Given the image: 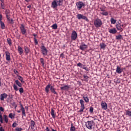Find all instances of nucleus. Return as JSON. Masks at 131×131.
<instances>
[{"label": "nucleus", "mask_w": 131, "mask_h": 131, "mask_svg": "<svg viewBox=\"0 0 131 131\" xmlns=\"http://www.w3.org/2000/svg\"><path fill=\"white\" fill-rule=\"evenodd\" d=\"M63 6V0H53L51 3V8L56 10L58 7Z\"/></svg>", "instance_id": "obj_1"}, {"label": "nucleus", "mask_w": 131, "mask_h": 131, "mask_svg": "<svg viewBox=\"0 0 131 131\" xmlns=\"http://www.w3.org/2000/svg\"><path fill=\"white\" fill-rule=\"evenodd\" d=\"M50 89L51 93H53L54 95H58V93L57 92H56V89L54 88L53 86H51L50 84H48L47 85H46L45 88V92L46 94L49 95V93H50Z\"/></svg>", "instance_id": "obj_2"}, {"label": "nucleus", "mask_w": 131, "mask_h": 131, "mask_svg": "<svg viewBox=\"0 0 131 131\" xmlns=\"http://www.w3.org/2000/svg\"><path fill=\"white\" fill-rule=\"evenodd\" d=\"M85 125L88 129H92L95 126V122L94 121H88L86 122Z\"/></svg>", "instance_id": "obj_3"}, {"label": "nucleus", "mask_w": 131, "mask_h": 131, "mask_svg": "<svg viewBox=\"0 0 131 131\" xmlns=\"http://www.w3.org/2000/svg\"><path fill=\"white\" fill-rule=\"evenodd\" d=\"M94 26L97 28L102 26V20L100 18H96L94 21Z\"/></svg>", "instance_id": "obj_4"}, {"label": "nucleus", "mask_w": 131, "mask_h": 131, "mask_svg": "<svg viewBox=\"0 0 131 131\" xmlns=\"http://www.w3.org/2000/svg\"><path fill=\"white\" fill-rule=\"evenodd\" d=\"M76 6L78 11H80L82 7L84 8V7H85V4L82 2H78L76 3Z\"/></svg>", "instance_id": "obj_5"}, {"label": "nucleus", "mask_w": 131, "mask_h": 131, "mask_svg": "<svg viewBox=\"0 0 131 131\" xmlns=\"http://www.w3.org/2000/svg\"><path fill=\"white\" fill-rule=\"evenodd\" d=\"M41 52L43 56L48 55V49L45 47V46L42 45L40 47Z\"/></svg>", "instance_id": "obj_6"}, {"label": "nucleus", "mask_w": 131, "mask_h": 131, "mask_svg": "<svg viewBox=\"0 0 131 131\" xmlns=\"http://www.w3.org/2000/svg\"><path fill=\"white\" fill-rule=\"evenodd\" d=\"M80 104L81 105V108L79 111V112L81 113L83 112V110L85 109V107L84 106V101H83V100L82 99L80 100Z\"/></svg>", "instance_id": "obj_7"}, {"label": "nucleus", "mask_w": 131, "mask_h": 131, "mask_svg": "<svg viewBox=\"0 0 131 131\" xmlns=\"http://www.w3.org/2000/svg\"><path fill=\"white\" fill-rule=\"evenodd\" d=\"M71 37L72 40H76V39L77 38V33L76 32V31H72Z\"/></svg>", "instance_id": "obj_8"}, {"label": "nucleus", "mask_w": 131, "mask_h": 131, "mask_svg": "<svg viewBox=\"0 0 131 131\" xmlns=\"http://www.w3.org/2000/svg\"><path fill=\"white\" fill-rule=\"evenodd\" d=\"M77 18L78 20H80V19H83V20H85V21H88L89 20L86 16L80 14H78L77 15Z\"/></svg>", "instance_id": "obj_9"}, {"label": "nucleus", "mask_w": 131, "mask_h": 131, "mask_svg": "<svg viewBox=\"0 0 131 131\" xmlns=\"http://www.w3.org/2000/svg\"><path fill=\"white\" fill-rule=\"evenodd\" d=\"M19 105L21 108V111L22 112V117H26V113L25 112V108L23 107V105L21 104V102L19 103Z\"/></svg>", "instance_id": "obj_10"}, {"label": "nucleus", "mask_w": 131, "mask_h": 131, "mask_svg": "<svg viewBox=\"0 0 131 131\" xmlns=\"http://www.w3.org/2000/svg\"><path fill=\"white\" fill-rule=\"evenodd\" d=\"M116 27L117 29V30H119L121 32H122L123 31V29L122 28L123 27V25H121L120 23H118L116 25Z\"/></svg>", "instance_id": "obj_11"}, {"label": "nucleus", "mask_w": 131, "mask_h": 131, "mask_svg": "<svg viewBox=\"0 0 131 131\" xmlns=\"http://www.w3.org/2000/svg\"><path fill=\"white\" fill-rule=\"evenodd\" d=\"M101 106L102 109H103L104 110H107V108H108L107 103L105 101L101 102Z\"/></svg>", "instance_id": "obj_12"}, {"label": "nucleus", "mask_w": 131, "mask_h": 131, "mask_svg": "<svg viewBox=\"0 0 131 131\" xmlns=\"http://www.w3.org/2000/svg\"><path fill=\"white\" fill-rule=\"evenodd\" d=\"M20 28L22 34H25V33H26V29H25V27L24 26V25L21 24Z\"/></svg>", "instance_id": "obj_13"}, {"label": "nucleus", "mask_w": 131, "mask_h": 131, "mask_svg": "<svg viewBox=\"0 0 131 131\" xmlns=\"http://www.w3.org/2000/svg\"><path fill=\"white\" fill-rule=\"evenodd\" d=\"M122 71H123V69H121V68H120V67L118 66L116 69V72H117V73L120 74L122 73Z\"/></svg>", "instance_id": "obj_14"}, {"label": "nucleus", "mask_w": 131, "mask_h": 131, "mask_svg": "<svg viewBox=\"0 0 131 131\" xmlns=\"http://www.w3.org/2000/svg\"><path fill=\"white\" fill-rule=\"evenodd\" d=\"M108 32L112 34H115L117 32V30L115 28L112 29H108Z\"/></svg>", "instance_id": "obj_15"}, {"label": "nucleus", "mask_w": 131, "mask_h": 131, "mask_svg": "<svg viewBox=\"0 0 131 131\" xmlns=\"http://www.w3.org/2000/svg\"><path fill=\"white\" fill-rule=\"evenodd\" d=\"M5 54H6V59L7 60V61H10L11 56H10V52L8 51H6Z\"/></svg>", "instance_id": "obj_16"}, {"label": "nucleus", "mask_w": 131, "mask_h": 131, "mask_svg": "<svg viewBox=\"0 0 131 131\" xmlns=\"http://www.w3.org/2000/svg\"><path fill=\"white\" fill-rule=\"evenodd\" d=\"M7 97H8V95L6 93L2 94L0 95V100L1 101H4L5 99H7Z\"/></svg>", "instance_id": "obj_17"}, {"label": "nucleus", "mask_w": 131, "mask_h": 131, "mask_svg": "<svg viewBox=\"0 0 131 131\" xmlns=\"http://www.w3.org/2000/svg\"><path fill=\"white\" fill-rule=\"evenodd\" d=\"M87 48H88V45L85 44H82L79 47L80 50H81L82 51H84V50H86Z\"/></svg>", "instance_id": "obj_18"}, {"label": "nucleus", "mask_w": 131, "mask_h": 131, "mask_svg": "<svg viewBox=\"0 0 131 131\" xmlns=\"http://www.w3.org/2000/svg\"><path fill=\"white\" fill-rule=\"evenodd\" d=\"M17 51L19 55H22L23 54V48L21 47L20 46H18L17 47Z\"/></svg>", "instance_id": "obj_19"}, {"label": "nucleus", "mask_w": 131, "mask_h": 131, "mask_svg": "<svg viewBox=\"0 0 131 131\" xmlns=\"http://www.w3.org/2000/svg\"><path fill=\"white\" fill-rule=\"evenodd\" d=\"M30 126L32 129H34V128H35V122H34V121H31Z\"/></svg>", "instance_id": "obj_20"}, {"label": "nucleus", "mask_w": 131, "mask_h": 131, "mask_svg": "<svg viewBox=\"0 0 131 131\" xmlns=\"http://www.w3.org/2000/svg\"><path fill=\"white\" fill-rule=\"evenodd\" d=\"M6 17L9 18L11 16V12H10V10L6 9L5 11Z\"/></svg>", "instance_id": "obj_21"}, {"label": "nucleus", "mask_w": 131, "mask_h": 131, "mask_svg": "<svg viewBox=\"0 0 131 131\" xmlns=\"http://www.w3.org/2000/svg\"><path fill=\"white\" fill-rule=\"evenodd\" d=\"M24 50H25V52L26 53V55H28V54H29V53H30V49H29V48L27 47V46L24 47Z\"/></svg>", "instance_id": "obj_22"}, {"label": "nucleus", "mask_w": 131, "mask_h": 131, "mask_svg": "<svg viewBox=\"0 0 131 131\" xmlns=\"http://www.w3.org/2000/svg\"><path fill=\"white\" fill-rule=\"evenodd\" d=\"M69 85H66L63 86H62L60 88V90H61L62 91H68V90L69 89Z\"/></svg>", "instance_id": "obj_23"}, {"label": "nucleus", "mask_w": 131, "mask_h": 131, "mask_svg": "<svg viewBox=\"0 0 131 131\" xmlns=\"http://www.w3.org/2000/svg\"><path fill=\"white\" fill-rule=\"evenodd\" d=\"M51 115L52 117L54 118V119L56 118V115H55V111L53 108H51Z\"/></svg>", "instance_id": "obj_24"}, {"label": "nucleus", "mask_w": 131, "mask_h": 131, "mask_svg": "<svg viewBox=\"0 0 131 131\" xmlns=\"http://www.w3.org/2000/svg\"><path fill=\"white\" fill-rule=\"evenodd\" d=\"M0 25L2 29H5L6 28V26L5 25V23L2 21V20H0Z\"/></svg>", "instance_id": "obj_25"}, {"label": "nucleus", "mask_w": 131, "mask_h": 131, "mask_svg": "<svg viewBox=\"0 0 131 131\" xmlns=\"http://www.w3.org/2000/svg\"><path fill=\"white\" fill-rule=\"evenodd\" d=\"M100 47L101 49L105 50V48H106V44L104 43H100Z\"/></svg>", "instance_id": "obj_26"}, {"label": "nucleus", "mask_w": 131, "mask_h": 131, "mask_svg": "<svg viewBox=\"0 0 131 131\" xmlns=\"http://www.w3.org/2000/svg\"><path fill=\"white\" fill-rule=\"evenodd\" d=\"M8 21H9V24H13L14 23V20L12 18L9 17L7 18Z\"/></svg>", "instance_id": "obj_27"}, {"label": "nucleus", "mask_w": 131, "mask_h": 131, "mask_svg": "<svg viewBox=\"0 0 131 131\" xmlns=\"http://www.w3.org/2000/svg\"><path fill=\"white\" fill-rule=\"evenodd\" d=\"M15 83L19 88H21L22 86V83H21V82H20L18 80H15Z\"/></svg>", "instance_id": "obj_28"}, {"label": "nucleus", "mask_w": 131, "mask_h": 131, "mask_svg": "<svg viewBox=\"0 0 131 131\" xmlns=\"http://www.w3.org/2000/svg\"><path fill=\"white\" fill-rule=\"evenodd\" d=\"M18 79H19L22 83H24L25 82L24 81V79L21 76H18Z\"/></svg>", "instance_id": "obj_29"}, {"label": "nucleus", "mask_w": 131, "mask_h": 131, "mask_svg": "<svg viewBox=\"0 0 131 131\" xmlns=\"http://www.w3.org/2000/svg\"><path fill=\"white\" fill-rule=\"evenodd\" d=\"M83 99L84 101H85V103H89L90 99H89V97L88 96H83Z\"/></svg>", "instance_id": "obj_30"}, {"label": "nucleus", "mask_w": 131, "mask_h": 131, "mask_svg": "<svg viewBox=\"0 0 131 131\" xmlns=\"http://www.w3.org/2000/svg\"><path fill=\"white\" fill-rule=\"evenodd\" d=\"M4 120L6 123H8L9 122V118L8 117V116L5 115L4 116Z\"/></svg>", "instance_id": "obj_31"}, {"label": "nucleus", "mask_w": 131, "mask_h": 131, "mask_svg": "<svg viewBox=\"0 0 131 131\" xmlns=\"http://www.w3.org/2000/svg\"><path fill=\"white\" fill-rule=\"evenodd\" d=\"M123 38V37H122V35L120 34L116 36V39L119 40V39H122Z\"/></svg>", "instance_id": "obj_32"}, {"label": "nucleus", "mask_w": 131, "mask_h": 131, "mask_svg": "<svg viewBox=\"0 0 131 131\" xmlns=\"http://www.w3.org/2000/svg\"><path fill=\"white\" fill-rule=\"evenodd\" d=\"M9 118H11V119H14L15 118V114L13 115V113H10L9 115Z\"/></svg>", "instance_id": "obj_33"}, {"label": "nucleus", "mask_w": 131, "mask_h": 131, "mask_svg": "<svg viewBox=\"0 0 131 131\" xmlns=\"http://www.w3.org/2000/svg\"><path fill=\"white\" fill-rule=\"evenodd\" d=\"M40 62L42 64V66L43 67V66H45V60H43V58H40Z\"/></svg>", "instance_id": "obj_34"}, {"label": "nucleus", "mask_w": 131, "mask_h": 131, "mask_svg": "<svg viewBox=\"0 0 131 131\" xmlns=\"http://www.w3.org/2000/svg\"><path fill=\"white\" fill-rule=\"evenodd\" d=\"M71 128H70V131H75L76 130L75 127H74L73 126V124L72 123L71 124Z\"/></svg>", "instance_id": "obj_35"}, {"label": "nucleus", "mask_w": 131, "mask_h": 131, "mask_svg": "<svg viewBox=\"0 0 131 131\" xmlns=\"http://www.w3.org/2000/svg\"><path fill=\"white\" fill-rule=\"evenodd\" d=\"M51 27L53 29H57V28H58V25H57V24H54L51 26Z\"/></svg>", "instance_id": "obj_36"}, {"label": "nucleus", "mask_w": 131, "mask_h": 131, "mask_svg": "<svg viewBox=\"0 0 131 131\" xmlns=\"http://www.w3.org/2000/svg\"><path fill=\"white\" fill-rule=\"evenodd\" d=\"M111 22L112 24H115V23H116V20H115L113 18H111Z\"/></svg>", "instance_id": "obj_37"}, {"label": "nucleus", "mask_w": 131, "mask_h": 131, "mask_svg": "<svg viewBox=\"0 0 131 131\" xmlns=\"http://www.w3.org/2000/svg\"><path fill=\"white\" fill-rule=\"evenodd\" d=\"M77 66L78 67H80L81 68H82V67H84V65L82 64V63L79 62L77 64Z\"/></svg>", "instance_id": "obj_38"}, {"label": "nucleus", "mask_w": 131, "mask_h": 131, "mask_svg": "<svg viewBox=\"0 0 131 131\" xmlns=\"http://www.w3.org/2000/svg\"><path fill=\"white\" fill-rule=\"evenodd\" d=\"M101 15H103V16H108V12L107 11H105V12H103L102 13H101Z\"/></svg>", "instance_id": "obj_39"}, {"label": "nucleus", "mask_w": 131, "mask_h": 131, "mask_svg": "<svg viewBox=\"0 0 131 131\" xmlns=\"http://www.w3.org/2000/svg\"><path fill=\"white\" fill-rule=\"evenodd\" d=\"M83 78H84V80L85 81H88V79H89V76H86L85 75H83Z\"/></svg>", "instance_id": "obj_40"}, {"label": "nucleus", "mask_w": 131, "mask_h": 131, "mask_svg": "<svg viewBox=\"0 0 131 131\" xmlns=\"http://www.w3.org/2000/svg\"><path fill=\"white\" fill-rule=\"evenodd\" d=\"M13 89L14 91H17L18 90V86H17V85L15 84H13Z\"/></svg>", "instance_id": "obj_41"}, {"label": "nucleus", "mask_w": 131, "mask_h": 131, "mask_svg": "<svg viewBox=\"0 0 131 131\" xmlns=\"http://www.w3.org/2000/svg\"><path fill=\"white\" fill-rule=\"evenodd\" d=\"M7 42L9 46H11L12 45V40H11L10 38H8Z\"/></svg>", "instance_id": "obj_42"}, {"label": "nucleus", "mask_w": 131, "mask_h": 131, "mask_svg": "<svg viewBox=\"0 0 131 131\" xmlns=\"http://www.w3.org/2000/svg\"><path fill=\"white\" fill-rule=\"evenodd\" d=\"M1 7L2 8V9H3V10H4L5 7V3H4V2H2L1 3Z\"/></svg>", "instance_id": "obj_43"}, {"label": "nucleus", "mask_w": 131, "mask_h": 131, "mask_svg": "<svg viewBox=\"0 0 131 131\" xmlns=\"http://www.w3.org/2000/svg\"><path fill=\"white\" fill-rule=\"evenodd\" d=\"M0 122L2 123H3V116L2 115V113H0Z\"/></svg>", "instance_id": "obj_44"}, {"label": "nucleus", "mask_w": 131, "mask_h": 131, "mask_svg": "<svg viewBox=\"0 0 131 131\" xmlns=\"http://www.w3.org/2000/svg\"><path fill=\"white\" fill-rule=\"evenodd\" d=\"M19 91L20 94H23V93H24V90H23V88H19Z\"/></svg>", "instance_id": "obj_45"}, {"label": "nucleus", "mask_w": 131, "mask_h": 131, "mask_svg": "<svg viewBox=\"0 0 131 131\" xmlns=\"http://www.w3.org/2000/svg\"><path fill=\"white\" fill-rule=\"evenodd\" d=\"M22 130H23V128H22L16 127L15 128V131H22Z\"/></svg>", "instance_id": "obj_46"}, {"label": "nucleus", "mask_w": 131, "mask_h": 131, "mask_svg": "<svg viewBox=\"0 0 131 131\" xmlns=\"http://www.w3.org/2000/svg\"><path fill=\"white\" fill-rule=\"evenodd\" d=\"M34 41L36 45H38V41H37V39H36V37L34 38Z\"/></svg>", "instance_id": "obj_47"}, {"label": "nucleus", "mask_w": 131, "mask_h": 131, "mask_svg": "<svg viewBox=\"0 0 131 131\" xmlns=\"http://www.w3.org/2000/svg\"><path fill=\"white\" fill-rule=\"evenodd\" d=\"M90 113H93L94 112V107H90Z\"/></svg>", "instance_id": "obj_48"}, {"label": "nucleus", "mask_w": 131, "mask_h": 131, "mask_svg": "<svg viewBox=\"0 0 131 131\" xmlns=\"http://www.w3.org/2000/svg\"><path fill=\"white\" fill-rule=\"evenodd\" d=\"M17 125H18V124L16 123V122H14L12 124V127H16Z\"/></svg>", "instance_id": "obj_49"}, {"label": "nucleus", "mask_w": 131, "mask_h": 131, "mask_svg": "<svg viewBox=\"0 0 131 131\" xmlns=\"http://www.w3.org/2000/svg\"><path fill=\"white\" fill-rule=\"evenodd\" d=\"M82 68H83V69H84V70H85L86 71H89V69H88L86 67L84 66H83Z\"/></svg>", "instance_id": "obj_50"}, {"label": "nucleus", "mask_w": 131, "mask_h": 131, "mask_svg": "<svg viewBox=\"0 0 131 131\" xmlns=\"http://www.w3.org/2000/svg\"><path fill=\"white\" fill-rule=\"evenodd\" d=\"M0 111H2V112H4L5 111V109L2 106L0 107Z\"/></svg>", "instance_id": "obj_51"}, {"label": "nucleus", "mask_w": 131, "mask_h": 131, "mask_svg": "<svg viewBox=\"0 0 131 131\" xmlns=\"http://www.w3.org/2000/svg\"><path fill=\"white\" fill-rule=\"evenodd\" d=\"M60 57L61 58H64V53H61L60 55Z\"/></svg>", "instance_id": "obj_52"}, {"label": "nucleus", "mask_w": 131, "mask_h": 131, "mask_svg": "<svg viewBox=\"0 0 131 131\" xmlns=\"http://www.w3.org/2000/svg\"><path fill=\"white\" fill-rule=\"evenodd\" d=\"M100 10L101 12H105V9H104V8H100Z\"/></svg>", "instance_id": "obj_53"}, {"label": "nucleus", "mask_w": 131, "mask_h": 131, "mask_svg": "<svg viewBox=\"0 0 131 131\" xmlns=\"http://www.w3.org/2000/svg\"><path fill=\"white\" fill-rule=\"evenodd\" d=\"M0 131H5V129L3 128V127H0Z\"/></svg>", "instance_id": "obj_54"}, {"label": "nucleus", "mask_w": 131, "mask_h": 131, "mask_svg": "<svg viewBox=\"0 0 131 131\" xmlns=\"http://www.w3.org/2000/svg\"><path fill=\"white\" fill-rule=\"evenodd\" d=\"M3 20V15L0 14V20Z\"/></svg>", "instance_id": "obj_55"}, {"label": "nucleus", "mask_w": 131, "mask_h": 131, "mask_svg": "<svg viewBox=\"0 0 131 131\" xmlns=\"http://www.w3.org/2000/svg\"><path fill=\"white\" fill-rule=\"evenodd\" d=\"M14 72L15 74L18 73V71L17 70H14Z\"/></svg>", "instance_id": "obj_56"}, {"label": "nucleus", "mask_w": 131, "mask_h": 131, "mask_svg": "<svg viewBox=\"0 0 131 131\" xmlns=\"http://www.w3.org/2000/svg\"><path fill=\"white\" fill-rule=\"evenodd\" d=\"M46 131H50V129H49V127H47L46 128Z\"/></svg>", "instance_id": "obj_57"}, {"label": "nucleus", "mask_w": 131, "mask_h": 131, "mask_svg": "<svg viewBox=\"0 0 131 131\" xmlns=\"http://www.w3.org/2000/svg\"><path fill=\"white\" fill-rule=\"evenodd\" d=\"M27 8H28V9H31V5L28 6H27Z\"/></svg>", "instance_id": "obj_58"}, {"label": "nucleus", "mask_w": 131, "mask_h": 131, "mask_svg": "<svg viewBox=\"0 0 131 131\" xmlns=\"http://www.w3.org/2000/svg\"><path fill=\"white\" fill-rule=\"evenodd\" d=\"M21 112V109L19 111H17V113H20Z\"/></svg>", "instance_id": "obj_59"}, {"label": "nucleus", "mask_w": 131, "mask_h": 131, "mask_svg": "<svg viewBox=\"0 0 131 131\" xmlns=\"http://www.w3.org/2000/svg\"><path fill=\"white\" fill-rule=\"evenodd\" d=\"M16 105V104L15 103V102H13L12 103V106H15Z\"/></svg>", "instance_id": "obj_60"}, {"label": "nucleus", "mask_w": 131, "mask_h": 131, "mask_svg": "<svg viewBox=\"0 0 131 131\" xmlns=\"http://www.w3.org/2000/svg\"><path fill=\"white\" fill-rule=\"evenodd\" d=\"M25 108H26L27 110H28V106H26V107H25Z\"/></svg>", "instance_id": "obj_61"}, {"label": "nucleus", "mask_w": 131, "mask_h": 131, "mask_svg": "<svg viewBox=\"0 0 131 131\" xmlns=\"http://www.w3.org/2000/svg\"><path fill=\"white\" fill-rule=\"evenodd\" d=\"M33 35V36H34V37H36V34H34Z\"/></svg>", "instance_id": "obj_62"}, {"label": "nucleus", "mask_w": 131, "mask_h": 131, "mask_svg": "<svg viewBox=\"0 0 131 131\" xmlns=\"http://www.w3.org/2000/svg\"><path fill=\"white\" fill-rule=\"evenodd\" d=\"M15 108H17V104L14 105Z\"/></svg>", "instance_id": "obj_63"}, {"label": "nucleus", "mask_w": 131, "mask_h": 131, "mask_svg": "<svg viewBox=\"0 0 131 131\" xmlns=\"http://www.w3.org/2000/svg\"><path fill=\"white\" fill-rule=\"evenodd\" d=\"M52 131H57V130H55V129H52Z\"/></svg>", "instance_id": "obj_64"}]
</instances>
